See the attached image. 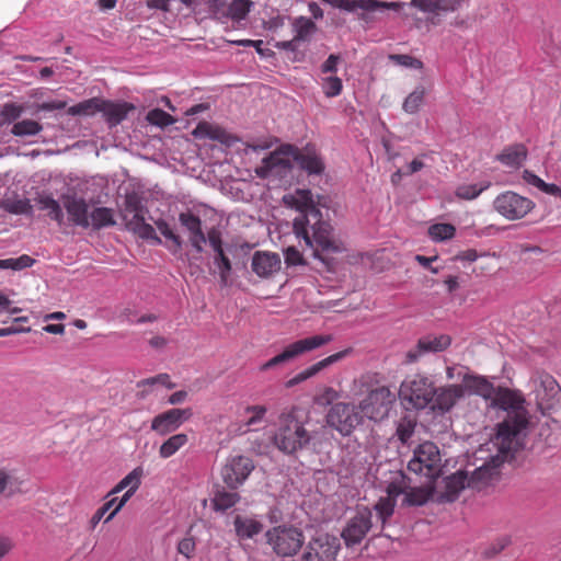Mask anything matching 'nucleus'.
<instances>
[{"mask_svg":"<svg viewBox=\"0 0 561 561\" xmlns=\"http://www.w3.org/2000/svg\"><path fill=\"white\" fill-rule=\"evenodd\" d=\"M318 27L317 24L307 16H297L291 20V31L294 38L298 43L309 42L316 34Z\"/></svg>","mask_w":561,"mask_h":561,"instance_id":"72a5a7b5","label":"nucleus"},{"mask_svg":"<svg viewBox=\"0 0 561 561\" xmlns=\"http://www.w3.org/2000/svg\"><path fill=\"white\" fill-rule=\"evenodd\" d=\"M90 228L100 230L104 227H111L116 224L114 210L108 207H95L89 213Z\"/></svg>","mask_w":561,"mask_h":561,"instance_id":"c9c22d12","label":"nucleus"},{"mask_svg":"<svg viewBox=\"0 0 561 561\" xmlns=\"http://www.w3.org/2000/svg\"><path fill=\"white\" fill-rule=\"evenodd\" d=\"M192 135L198 139H211L221 144L228 145L230 142V135L218 125L208 122H199L192 131Z\"/></svg>","mask_w":561,"mask_h":561,"instance_id":"c756f323","label":"nucleus"},{"mask_svg":"<svg viewBox=\"0 0 561 561\" xmlns=\"http://www.w3.org/2000/svg\"><path fill=\"white\" fill-rule=\"evenodd\" d=\"M267 412L264 405H249L245 408V413L250 414V417L244 422L245 432H250L252 426L261 423Z\"/></svg>","mask_w":561,"mask_h":561,"instance_id":"603ef678","label":"nucleus"},{"mask_svg":"<svg viewBox=\"0 0 561 561\" xmlns=\"http://www.w3.org/2000/svg\"><path fill=\"white\" fill-rule=\"evenodd\" d=\"M416 425L417 420L415 416L411 414L403 415L397 424L396 435L398 439L402 444H407L413 436Z\"/></svg>","mask_w":561,"mask_h":561,"instance_id":"58836bf2","label":"nucleus"},{"mask_svg":"<svg viewBox=\"0 0 561 561\" xmlns=\"http://www.w3.org/2000/svg\"><path fill=\"white\" fill-rule=\"evenodd\" d=\"M179 221L188 232V240L193 249L198 253L203 252L207 234L203 232L201 218L191 211H185L179 215Z\"/></svg>","mask_w":561,"mask_h":561,"instance_id":"a878e982","label":"nucleus"},{"mask_svg":"<svg viewBox=\"0 0 561 561\" xmlns=\"http://www.w3.org/2000/svg\"><path fill=\"white\" fill-rule=\"evenodd\" d=\"M156 385L163 386L168 389H173L175 387V383L172 382L169 374H158L157 376L141 379L136 383V388L138 389L136 394L137 398L140 400L146 399L150 393H152Z\"/></svg>","mask_w":561,"mask_h":561,"instance_id":"2f4dec72","label":"nucleus"},{"mask_svg":"<svg viewBox=\"0 0 561 561\" xmlns=\"http://www.w3.org/2000/svg\"><path fill=\"white\" fill-rule=\"evenodd\" d=\"M195 551V540L193 537L183 538L178 543V552L190 559Z\"/></svg>","mask_w":561,"mask_h":561,"instance_id":"e2e57ef3","label":"nucleus"},{"mask_svg":"<svg viewBox=\"0 0 561 561\" xmlns=\"http://www.w3.org/2000/svg\"><path fill=\"white\" fill-rule=\"evenodd\" d=\"M405 488L404 477L402 476L400 481H393L388 484L386 489L387 496L385 497L397 502L398 496L405 493Z\"/></svg>","mask_w":561,"mask_h":561,"instance_id":"13d9d810","label":"nucleus"},{"mask_svg":"<svg viewBox=\"0 0 561 561\" xmlns=\"http://www.w3.org/2000/svg\"><path fill=\"white\" fill-rule=\"evenodd\" d=\"M329 3L333 8L345 10L347 12H355L356 10H363L365 12H376L382 9H389L399 11L402 7V2H386L380 0H322Z\"/></svg>","mask_w":561,"mask_h":561,"instance_id":"412c9836","label":"nucleus"},{"mask_svg":"<svg viewBox=\"0 0 561 561\" xmlns=\"http://www.w3.org/2000/svg\"><path fill=\"white\" fill-rule=\"evenodd\" d=\"M463 398V387L451 383L435 387V396L430 404L433 412L445 414L450 412L456 404Z\"/></svg>","mask_w":561,"mask_h":561,"instance_id":"a211bd4d","label":"nucleus"},{"mask_svg":"<svg viewBox=\"0 0 561 561\" xmlns=\"http://www.w3.org/2000/svg\"><path fill=\"white\" fill-rule=\"evenodd\" d=\"M332 340L333 336L331 334H317L297 340L287 345L282 353L264 363L260 369L265 371L278 365L288 363L306 353L312 352L329 344Z\"/></svg>","mask_w":561,"mask_h":561,"instance_id":"9d476101","label":"nucleus"},{"mask_svg":"<svg viewBox=\"0 0 561 561\" xmlns=\"http://www.w3.org/2000/svg\"><path fill=\"white\" fill-rule=\"evenodd\" d=\"M299 412L298 407L286 408L277 419V428L272 439L275 447L286 455H294L302 450L316 438V434L312 435L305 427Z\"/></svg>","mask_w":561,"mask_h":561,"instance_id":"7ed1b4c3","label":"nucleus"},{"mask_svg":"<svg viewBox=\"0 0 561 561\" xmlns=\"http://www.w3.org/2000/svg\"><path fill=\"white\" fill-rule=\"evenodd\" d=\"M188 443V436L185 433H178L165 439L160 448L159 456L163 459H168L175 455L181 448Z\"/></svg>","mask_w":561,"mask_h":561,"instance_id":"4c0bfd02","label":"nucleus"},{"mask_svg":"<svg viewBox=\"0 0 561 561\" xmlns=\"http://www.w3.org/2000/svg\"><path fill=\"white\" fill-rule=\"evenodd\" d=\"M434 396V381L422 374H414L405 378L400 385V400L415 410H424L430 407Z\"/></svg>","mask_w":561,"mask_h":561,"instance_id":"0eeeda50","label":"nucleus"},{"mask_svg":"<svg viewBox=\"0 0 561 561\" xmlns=\"http://www.w3.org/2000/svg\"><path fill=\"white\" fill-rule=\"evenodd\" d=\"M135 111V105L128 102H113L103 100L101 112L108 127L119 125L130 112Z\"/></svg>","mask_w":561,"mask_h":561,"instance_id":"bb28decb","label":"nucleus"},{"mask_svg":"<svg viewBox=\"0 0 561 561\" xmlns=\"http://www.w3.org/2000/svg\"><path fill=\"white\" fill-rule=\"evenodd\" d=\"M371 512L365 507L358 510L356 515L350 519L342 533L347 546L359 543L371 528Z\"/></svg>","mask_w":561,"mask_h":561,"instance_id":"6ab92c4d","label":"nucleus"},{"mask_svg":"<svg viewBox=\"0 0 561 561\" xmlns=\"http://www.w3.org/2000/svg\"><path fill=\"white\" fill-rule=\"evenodd\" d=\"M252 271L260 277H268L280 267V260L276 253L257 251L252 257Z\"/></svg>","mask_w":561,"mask_h":561,"instance_id":"c85d7f7f","label":"nucleus"},{"mask_svg":"<svg viewBox=\"0 0 561 561\" xmlns=\"http://www.w3.org/2000/svg\"><path fill=\"white\" fill-rule=\"evenodd\" d=\"M102 101L103 99L92 98L70 106L67 112L72 116H92L95 113L101 112Z\"/></svg>","mask_w":561,"mask_h":561,"instance_id":"a19ab883","label":"nucleus"},{"mask_svg":"<svg viewBox=\"0 0 561 561\" xmlns=\"http://www.w3.org/2000/svg\"><path fill=\"white\" fill-rule=\"evenodd\" d=\"M340 56L331 54L327 60L321 65L322 73H334L337 71V64L340 61Z\"/></svg>","mask_w":561,"mask_h":561,"instance_id":"338daca9","label":"nucleus"},{"mask_svg":"<svg viewBox=\"0 0 561 561\" xmlns=\"http://www.w3.org/2000/svg\"><path fill=\"white\" fill-rule=\"evenodd\" d=\"M118 500L119 499L114 497V499L107 501L106 503H104L100 508L96 510V512L94 513V515L92 516V518L90 520L92 528H94L100 523V520L104 517L105 514H107V512L112 507H114V508L116 507Z\"/></svg>","mask_w":561,"mask_h":561,"instance_id":"bf43d9fd","label":"nucleus"},{"mask_svg":"<svg viewBox=\"0 0 561 561\" xmlns=\"http://www.w3.org/2000/svg\"><path fill=\"white\" fill-rule=\"evenodd\" d=\"M430 493L423 488L411 489L405 491V503L409 505H423L428 500Z\"/></svg>","mask_w":561,"mask_h":561,"instance_id":"5fc2aeb1","label":"nucleus"},{"mask_svg":"<svg viewBox=\"0 0 561 561\" xmlns=\"http://www.w3.org/2000/svg\"><path fill=\"white\" fill-rule=\"evenodd\" d=\"M390 58L394 60L398 65L404 66V67H412V68H421L422 61H420L416 58H413L409 55H391Z\"/></svg>","mask_w":561,"mask_h":561,"instance_id":"69168bd1","label":"nucleus"},{"mask_svg":"<svg viewBox=\"0 0 561 561\" xmlns=\"http://www.w3.org/2000/svg\"><path fill=\"white\" fill-rule=\"evenodd\" d=\"M42 210H47L48 217L61 226L65 221V215L58 201L53 196L42 194L36 198Z\"/></svg>","mask_w":561,"mask_h":561,"instance_id":"e433bc0d","label":"nucleus"},{"mask_svg":"<svg viewBox=\"0 0 561 561\" xmlns=\"http://www.w3.org/2000/svg\"><path fill=\"white\" fill-rule=\"evenodd\" d=\"M146 119L149 124L164 128L173 125L176 119L161 108H153L147 113Z\"/></svg>","mask_w":561,"mask_h":561,"instance_id":"09e8293b","label":"nucleus"},{"mask_svg":"<svg viewBox=\"0 0 561 561\" xmlns=\"http://www.w3.org/2000/svg\"><path fill=\"white\" fill-rule=\"evenodd\" d=\"M396 501L380 497L375 504L374 510L377 513L378 519L381 522V528L385 527L387 520L393 515Z\"/></svg>","mask_w":561,"mask_h":561,"instance_id":"8fccbe9b","label":"nucleus"},{"mask_svg":"<svg viewBox=\"0 0 561 561\" xmlns=\"http://www.w3.org/2000/svg\"><path fill=\"white\" fill-rule=\"evenodd\" d=\"M0 207L14 215H28L32 213V205L27 198H5Z\"/></svg>","mask_w":561,"mask_h":561,"instance_id":"79ce46f5","label":"nucleus"},{"mask_svg":"<svg viewBox=\"0 0 561 561\" xmlns=\"http://www.w3.org/2000/svg\"><path fill=\"white\" fill-rule=\"evenodd\" d=\"M425 96V88L422 85L416 87L404 100L402 108L409 114H415L419 112L423 104Z\"/></svg>","mask_w":561,"mask_h":561,"instance_id":"a18cd8bd","label":"nucleus"},{"mask_svg":"<svg viewBox=\"0 0 561 561\" xmlns=\"http://www.w3.org/2000/svg\"><path fill=\"white\" fill-rule=\"evenodd\" d=\"M293 146L285 145L263 158L261 164L255 168V174L260 179L283 180L291 172Z\"/></svg>","mask_w":561,"mask_h":561,"instance_id":"ddd939ff","label":"nucleus"},{"mask_svg":"<svg viewBox=\"0 0 561 561\" xmlns=\"http://www.w3.org/2000/svg\"><path fill=\"white\" fill-rule=\"evenodd\" d=\"M240 500V495L237 492H230L226 490L217 491L213 504L216 511L225 512L234 506Z\"/></svg>","mask_w":561,"mask_h":561,"instance_id":"37998d69","label":"nucleus"},{"mask_svg":"<svg viewBox=\"0 0 561 561\" xmlns=\"http://www.w3.org/2000/svg\"><path fill=\"white\" fill-rule=\"evenodd\" d=\"M228 1L229 0H207V5H208V9H209V12L215 16V18H222L226 13V10H227V7H228Z\"/></svg>","mask_w":561,"mask_h":561,"instance_id":"052dcab7","label":"nucleus"},{"mask_svg":"<svg viewBox=\"0 0 561 561\" xmlns=\"http://www.w3.org/2000/svg\"><path fill=\"white\" fill-rule=\"evenodd\" d=\"M340 547L339 538L320 534L308 541L299 561H336Z\"/></svg>","mask_w":561,"mask_h":561,"instance_id":"2eb2a0df","label":"nucleus"},{"mask_svg":"<svg viewBox=\"0 0 561 561\" xmlns=\"http://www.w3.org/2000/svg\"><path fill=\"white\" fill-rule=\"evenodd\" d=\"M458 379H461L460 387H463V396L466 392L480 396L484 399H491L495 392L494 386L483 376L473 375L469 371L458 373Z\"/></svg>","mask_w":561,"mask_h":561,"instance_id":"393cba45","label":"nucleus"},{"mask_svg":"<svg viewBox=\"0 0 561 561\" xmlns=\"http://www.w3.org/2000/svg\"><path fill=\"white\" fill-rule=\"evenodd\" d=\"M504 461L505 459L503 456H492L489 461H485L473 471L470 479H468L467 473L463 471H458L451 474L445 479V491L442 494V497L447 502H454L466 485L480 488L481 485L486 484L499 473V468L504 463Z\"/></svg>","mask_w":561,"mask_h":561,"instance_id":"20e7f679","label":"nucleus"},{"mask_svg":"<svg viewBox=\"0 0 561 561\" xmlns=\"http://www.w3.org/2000/svg\"><path fill=\"white\" fill-rule=\"evenodd\" d=\"M340 393L332 387H327L320 396V400L322 403L331 404L333 401L337 400Z\"/></svg>","mask_w":561,"mask_h":561,"instance_id":"774afa93","label":"nucleus"},{"mask_svg":"<svg viewBox=\"0 0 561 561\" xmlns=\"http://www.w3.org/2000/svg\"><path fill=\"white\" fill-rule=\"evenodd\" d=\"M527 149L522 144H515L503 149L501 153L496 156V160L506 167L518 169L522 163L526 160Z\"/></svg>","mask_w":561,"mask_h":561,"instance_id":"473e14b6","label":"nucleus"},{"mask_svg":"<svg viewBox=\"0 0 561 561\" xmlns=\"http://www.w3.org/2000/svg\"><path fill=\"white\" fill-rule=\"evenodd\" d=\"M254 469V462L247 456H233L227 459L226 465L221 469L224 482L230 489H237L250 476Z\"/></svg>","mask_w":561,"mask_h":561,"instance_id":"f3484780","label":"nucleus"},{"mask_svg":"<svg viewBox=\"0 0 561 561\" xmlns=\"http://www.w3.org/2000/svg\"><path fill=\"white\" fill-rule=\"evenodd\" d=\"M291 158L294 162H296L302 170L307 171L309 174H320L324 169L322 160L316 153L301 152L298 148L294 146Z\"/></svg>","mask_w":561,"mask_h":561,"instance_id":"7c9ffc66","label":"nucleus"},{"mask_svg":"<svg viewBox=\"0 0 561 561\" xmlns=\"http://www.w3.org/2000/svg\"><path fill=\"white\" fill-rule=\"evenodd\" d=\"M348 353H350V350H344V351L332 354V355L314 363L313 365L307 367L302 371L298 373L294 378H291L287 382V387L296 386V385L316 376L324 368H328L329 366L342 360L344 357L347 356Z\"/></svg>","mask_w":561,"mask_h":561,"instance_id":"cd10ccee","label":"nucleus"},{"mask_svg":"<svg viewBox=\"0 0 561 561\" xmlns=\"http://www.w3.org/2000/svg\"><path fill=\"white\" fill-rule=\"evenodd\" d=\"M327 424L342 436H350L357 426L363 424L364 415L358 405L350 402H336L325 415Z\"/></svg>","mask_w":561,"mask_h":561,"instance_id":"9b49d317","label":"nucleus"},{"mask_svg":"<svg viewBox=\"0 0 561 561\" xmlns=\"http://www.w3.org/2000/svg\"><path fill=\"white\" fill-rule=\"evenodd\" d=\"M156 225L160 233L173 243L175 250H180L182 248V239L179 234L174 233L167 221L158 220Z\"/></svg>","mask_w":561,"mask_h":561,"instance_id":"6e6d98bb","label":"nucleus"},{"mask_svg":"<svg viewBox=\"0 0 561 561\" xmlns=\"http://www.w3.org/2000/svg\"><path fill=\"white\" fill-rule=\"evenodd\" d=\"M285 263L287 265H302L305 261L299 250L295 247H289L285 250Z\"/></svg>","mask_w":561,"mask_h":561,"instance_id":"680f3d73","label":"nucleus"},{"mask_svg":"<svg viewBox=\"0 0 561 561\" xmlns=\"http://www.w3.org/2000/svg\"><path fill=\"white\" fill-rule=\"evenodd\" d=\"M23 113V107L15 103H7L1 110V116L9 123L16 121Z\"/></svg>","mask_w":561,"mask_h":561,"instance_id":"4d7b16f0","label":"nucleus"},{"mask_svg":"<svg viewBox=\"0 0 561 561\" xmlns=\"http://www.w3.org/2000/svg\"><path fill=\"white\" fill-rule=\"evenodd\" d=\"M456 228L451 224H434L428 228V236L433 241L439 242L454 238Z\"/></svg>","mask_w":561,"mask_h":561,"instance_id":"de8ad7c7","label":"nucleus"},{"mask_svg":"<svg viewBox=\"0 0 561 561\" xmlns=\"http://www.w3.org/2000/svg\"><path fill=\"white\" fill-rule=\"evenodd\" d=\"M207 241L215 252L214 263L218 270L221 286H227L232 270V264L222 247L221 233L218 229L211 228L207 232Z\"/></svg>","mask_w":561,"mask_h":561,"instance_id":"aec40b11","label":"nucleus"},{"mask_svg":"<svg viewBox=\"0 0 561 561\" xmlns=\"http://www.w3.org/2000/svg\"><path fill=\"white\" fill-rule=\"evenodd\" d=\"M234 530L240 539H251L263 530L261 522L237 515L233 520Z\"/></svg>","mask_w":561,"mask_h":561,"instance_id":"f704fd0d","label":"nucleus"},{"mask_svg":"<svg viewBox=\"0 0 561 561\" xmlns=\"http://www.w3.org/2000/svg\"><path fill=\"white\" fill-rule=\"evenodd\" d=\"M409 471L423 476L431 484L442 471V457L438 447L432 442L420 444L408 463Z\"/></svg>","mask_w":561,"mask_h":561,"instance_id":"6e6552de","label":"nucleus"},{"mask_svg":"<svg viewBox=\"0 0 561 561\" xmlns=\"http://www.w3.org/2000/svg\"><path fill=\"white\" fill-rule=\"evenodd\" d=\"M511 538L508 536H503L496 538L492 541L488 547L483 549L481 556L483 559L490 560L500 554L506 547L511 545Z\"/></svg>","mask_w":561,"mask_h":561,"instance_id":"3c124183","label":"nucleus"},{"mask_svg":"<svg viewBox=\"0 0 561 561\" xmlns=\"http://www.w3.org/2000/svg\"><path fill=\"white\" fill-rule=\"evenodd\" d=\"M192 415L191 408H172L157 414L151 420L150 428L159 436H167L178 431Z\"/></svg>","mask_w":561,"mask_h":561,"instance_id":"dca6fc26","label":"nucleus"},{"mask_svg":"<svg viewBox=\"0 0 561 561\" xmlns=\"http://www.w3.org/2000/svg\"><path fill=\"white\" fill-rule=\"evenodd\" d=\"M492 398L493 405L506 412L504 420L497 424V432L493 439V444L497 447L496 455L503 456L506 460L522 448L530 416L525 405V398L518 391L499 388Z\"/></svg>","mask_w":561,"mask_h":561,"instance_id":"f03ea898","label":"nucleus"},{"mask_svg":"<svg viewBox=\"0 0 561 561\" xmlns=\"http://www.w3.org/2000/svg\"><path fill=\"white\" fill-rule=\"evenodd\" d=\"M394 401L396 394L391 392L389 387L379 386L368 391L367 396L359 402L358 408L364 417L379 422L388 417Z\"/></svg>","mask_w":561,"mask_h":561,"instance_id":"f8f14e48","label":"nucleus"},{"mask_svg":"<svg viewBox=\"0 0 561 561\" xmlns=\"http://www.w3.org/2000/svg\"><path fill=\"white\" fill-rule=\"evenodd\" d=\"M284 204L295 209L298 215L294 218L293 230L297 239L302 240L306 247L312 249L328 270H332V254L344 250L343 243L333 237L331 224L323 219L319 209L320 198L314 199L310 190L297 188L294 193L283 197Z\"/></svg>","mask_w":561,"mask_h":561,"instance_id":"f257e3e1","label":"nucleus"},{"mask_svg":"<svg viewBox=\"0 0 561 561\" xmlns=\"http://www.w3.org/2000/svg\"><path fill=\"white\" fill-rule=\"evenodd\" d=\"M43 130V126L33 119H23L16 122L11 129V133L18 137L34 136Z\"/></svg>","mask_w":561,"mask_h":561,"instance_id":"49530a36","label":"nucleus"},{"mask_svg":"<svg viewBox=\"0 0 561 561\" xmlns=\"http://www.w3.org/2000/svg\"><path fill=\"white\" fill-rule=\"evenodd\" d=\"M9 261H10L9 268L15 270V271L31 267L35 263V260L26 254H23L18 259H9Z\"/></svg>","mask_w":561,"mask_h":561,"instance_id":"0e129e2a","label":"nucleus"},{"mask_svg":"<svg viewBox=\"0 0 561 561\" xmlns=\"http://www.w3.org/2000/svg\"><path fill=\"white\" fill-rule=\"evenodd\" d=\"M252 7L253 1L251 0H232V2L228 4L226 13L222 18H229L239 22L247 18Z\"/></svg>","mask_w":561,"mask_h":561,"instance_id":"ea45409f","label":"nucleus"},{"mask_svg":"<svg viewBox=\"0 0 561 561\" xmlns=\"http://www.w3.org/2000/svg\"><path fill=\"white\" fill-rule=\"evenodd\" d=\"M529 382L537 410L542 415H549L561 407V386L552 375L536 371Z\"/></svg>","mask_w":561,"mask_h":561,"instance_id":"39448f33","label":"nucleus"},{"mask_svg":"<svg viewBox=\"0 0 561 561\" xmlns=\"http://www.w3.org/2000/svg\"><path fill=\"white\" fill-rule=\"evenodd\" d=\"M265 536L272 550L284 558L295 556L305 542L304 533L294 526H275Z\"/></svg>","mask_w":561,"mask_h":561,"instance_id":"1a4fd4ad","label":"nucleus"},{"mask_svg":"<svg viewBox=\"0 0 561 561\" xmlns=\"http://www.w3.org/2000/svg\"><path fill=\"white\" fill-rule=\"evenodd\" d=\"M61 202L72 225L83 229L90 228L89 204L85 198L76 194H64Z\"/></svg>","mask_w":561,"mask_h":561,"instance_id":"4be33fe9","label":"nucleus"},{"mask_svg":"<svg viewBox=\"0 0 561 561\" xmlns=\"http://www.w3.org/2000/svg\"><path fill=\"white\" fill-rule=\"evenodd\" d=\"M322 91L327 98H335L342 93L343 83L336 76H329L322 79Z\"/></svg>","mask_w":561,"mask_h":561,"instance_id":"864d4df0","label":"nucleus"},{"mask_svg":"<svg viewBox=\"0 0 561 561\" xmlns=\"http://www.w3.org/2000/svg\"><path fill=\"white\" fill-rule=\"evenodd\" d=\"M147 213L148 209L139 193L133 191L126 194L122 209V217L126 222V228L142 239H152L160 243L161 240L157 237L154 228L146 222L145 215Z\"/></svg>","mask_w":561,"mask_h":561,"instance_id":"423d86ee","label":"nucleus"},{"mask_svg":"<svg viewBox=\"0 0 561 561\" xmlns=\"http://www.w3.org/2000/svg\"><path fill=\"white\" fill-rule=\"evenodd\" d=\"M535 203L513 191L499 194L493 201V208L507 220L524 218L533 210Z\"/></svg>","mask_w":561,"mask_h":561,"instance_id":"4468645a","label":"nucleus"},{"mask_svg":"<svg viewBox=\"0 0 561 561\" xmlns=\"http://www.w3.org/2000/svg\"><path fill=\"white\" fill-rule=\"evenodd\" d=\"M451 344V337L447 334L427 335L421 337L414 348L407 352V363H415L425 353H437L448 348Z\"/></svg>","mask_w":561,"mask_h":561,"instance_id":"5701e85b","label":"nucleus"},{"mask_svg":"<svg viewBox=\"0 0 561 561\" xmlns=\"http://www.w3.org/2000/svg\"><path fill=\"white\" fill-rule=\"evenodd\" d=\"M141 476L142 470L140 468H135L113 488L110 494L119 493L125 489H127V491L118 500L116 507L113 508V511L105 518V523L110 522L138 490L141 483Z\"/></svg>","mask_w":561,"mask_h":561,"instance_id":"b1692460","label":"nucleus"},{"mask_svg":"<svg viewBox=\"0 0 561 561\" xmlns=\"http://www.w3.org/2000/svg\"><path fill=\"white\" fill-rule=\"evenodd\" d=\"M491 186V182H482L480 184H461L456 188V196L461 199L471 201L477 198L483 191Z\"/></svg>","mask_w":561,"mask_h":561,"instance_id":"c03bdc74","label":"nucleus"}]
</instances>
